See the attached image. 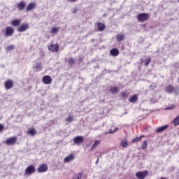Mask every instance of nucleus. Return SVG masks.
Listing matches in <instances>:
<instances>
[{"label": "nucleus", "instance_id": "nucleus-1", "mask_svg": "<svg viewBox=\"0 0 179 179\" xmlns=\"http://www.w3.org/2000/svg\"><path fill=\"white\" fill-rule=\"evenodd\" d=\"M149 17H150V14L142 13L137 15V20L143 23V22L149 20Z\"/></svg>", "mask_w": 179, "mask_h": 179}, {"label": "nucleus", "instance_id": "nucleus-2", "mask_svg": "<svg viewBox=\"0 0 179 179\" xmlns=\"http://www.w3.org/2000/svg\"><path fill=\"white\" fill-rule=\"evenodd\" d=\"M166 92L167 93H174L176 95L179 94V88L178 87H174V86L169 85L166 88Z\"/></svg>", "mask_w": 179, "mask_h": 179}, {"label": "nucleus", "instance_id": "nucleus-3", "mask_svg": "<svg viewBox=\"0 0 179 179\" xmlns=\"http://www.w3.org/2000/svg\"><path fill=\"white\" fill-rule=\"evenodd\" d=\"M149 176V171L145 170L143 171H138L136 173V177L138 179H145Z\"/></svg>", "mask_w": 179, "mask_h": 179}, {"label": "nucleus", "instance_id": "nucleus-4", "mask_svg": "<svg viewBox=\"0 0 179 179\" xmlns=\"http://www.w3.org/2000/svg\"><path fill=\"white\" fill-rule=\"evenodd\" d=\"M16 142H17V137L16 136H12L8 138V139H6L5 141V143L6 145H7L8 146L9 145H16Z\"/></svg>", "mask_w": 179, "mask_h": 179}, {"label": "nucleus", "instance_id": "nucleus-5", "mask_svg": "<svg viewBox=\"0 0 179 179\" xmlns=\"http://www.w3.org/2000/svg\"><path fill=\"white\" fill-rule=\"evenodd\" d=\"M15 33V29L12 27H6L4 34L6 37H10V36H13Z\"/></svg>", "mask_w": 179, "mask_h": 179}, {"label": "nucleus", "instance_id": "nucleus-6", "mask_svg": "<svg viewBox=\"0 0 179 179\" xmlns=\"http://www.w3.org/2000/svg\"><path fill=\"white\" fill-rule=\"evenodd\" d=\"M73 141L75 145H80L81 143H83V142H85V138L82 136H78L74 137Z\"/></svg>", "mask_w": 179, "mask_h": 179}, {"label": "nucleus", "instance_id": "nucleus-7", "mask_svg": "<svg viewBox=\"0 0 179 179\" xmlns=\"http://www.w3.org/2000/svg\"><path fill=\"white\" fill-rule=\"evenodd\" d=\"M48 171V166H47V164L43 163L41 165H39L38 168L37 169L38 173H45V171Z\"/></svg>", "mask_w": 179, "mask_h": 179}, {"label": "nucleus", "instance_id": "nucleus-8", "mask_svg": "<svg viewBox=\"0 0 179 179\" xmlns=\"http://www.w3.org/2000/svg\"><path fill=\"white\" fill-rule=\"evenodd\" d=\"M48 50L52 52H58L59 50V44H51L50 46H48Z\"/></svg>", "mask_w": 179, "mask_h": 179}, {"label": "nucleus", "instance_id": "nucleus-9", "mask_svg": "<svg viewBox=\"0 0 179 179\" xmlns=\"http://www.w3.org/2000/svg\"><path fill=\"white\" fill-rule=\"evenodd\" d=\"M27 29H29V23L25 22L22 24L20 27H18L17 29V31H19L20 33H22L23 31H26V30H27Z\"/></svg>", "mask_w": 179, "mask_h": 179}, {"label": "nucleus", "instance_id": "nucleus-10", "mask_svg": "<svg viewBox=\"0 0 179 179\" xmlns=\"http://www.w3.org/2000/svg\"><path fill=\"white\" fill-rule=\"evenodd\" d=\"M36 172V167L33 165H30L25 169V174L27 176H30V174H33V173Z\"/></svg>", "mask_w": 179, "mask_h": 179}, {"label": "nucleus", "instance_id": "nucleus-11", "mask_svg": "<svg viewBox=\"0 0 179 179\" xmlns=\"http://www.w3.org/2000/svg\"><path fill=\"white\" fill-rule=\"evenodd\" d=\"M42 80L45 85H51V83L52 82V78L50 76H45L43 78Z\"/></svg>", "mask_w": 179, "mask_h": 179}, {"label": "nucleus", "instance_id": "nucleus-12", "mask_svg": "<svg viewBox=\"0 0 179 179\" xmlns=\"http://www.w3.org/2000/svg\"><path fill=\"white\" fill-rule=\"evenodd\" d=\"M5 89L9 90L13 87V81L12 80H8L4 83Z\"/></svg>", "mask_w": 179, "mask_h": 179}, {"label": "nucleus", "instance_id": "nucleus-13", "mask_svg": "<svg viewBox=\"0 0 179 179\" xmlns=\"http://www.w3.org/2000/svg\"><path fill=\"white\" fill-rule=\"evenodd\" d=\"M37 6V4L35 2H31L28 4L26 11L31 12V10H34V8Z\"/></svg>", "mask_w": 179, "mask_h": 179}, {"label": "nucleus", "instance_id": "nucleus-14", "mask_svg": "<svg viewBox=\"0 0 179 179\" xmlns=\"http://www.w3.org/2000/svg\"><path fill=\"white\" fill-rule=\"evenodd\" d=\"M73 160H75V155L71 153L64 159V163H71Z\"/></svg>", "mask_w": 179, "mask_h": 179}, {"label": "nucleus", "instance_id": "nucleus-15", "mask_svg": "<svg viewBox=\"0 0 179 179\" xmlns=\"http://www.w3.org/2000/svg\"><path fill=\"white\" fill-rule=\"evenodd\" d=\"M109 54L112 57H118L120 55V50L117 48H113L110 50Z\"/></svg>", "mask_w": 179, "mask_h": 179}, {"label": "nucleus", "instance_id": "nucleus-16", "mask_svg": "<svg viewBox=\"0 0 179 179\" xmlns=\"http://www.w3.org/2000/svg\"><path fill=\"white\" fill-rule=\"evenodd\" d=\"M141 64H144L145 66H148L150 62H152V58L148 57V59H141L140 60Z\"/></svg>", "mask_w": 179, "mask_h": 179}, {"label": "nucleus", "instance_id": "nucleus-17", "mask_svg": "<svg viewBox=\"0 0 179 179\" xmlns=\"http://www.w3.org/2000/svg\"><path fill=\"white\" fill-rule=\"evenodd\" d=\"M106 30V24L104 23H98L97 24V31H104Z\"/></svg>", "mask_w": 179, "mask_h": 179}, {"label": "nucleus", "instance_id": "nucleus-18", "mask_svg": "<svg viewBox=\"0 0 179 179\" xmlns=\"http://www.w3.org/2000/svg\"><path fill=\"white\" fill-rule=\"evenodd\" d=\"M167 128H169L168 124L162 126L160 127H157L155 130V132H157V134H160V132H163V131H166V129H167Z\"/></svg>", "mask_w": 179, "mask_h": 179}, {"label": "nucleus", "instance_id": "nucleus-19", "mask_svg": "<svg viewBox=\"0 0 179 179\" xmlns=\"http://www.w3.org/2000/svg\"><path fill=\"white\" fill-rule=\"evenodd\" d=\"M27 135H30L31 136H34L37 135V131L35 128H31L27 131Z\"/></svg>", "mask_w": 179, "mask_h": 179}, {"label": "nucleus", "instance_id": "nucleus-20", "mask_svg": "<svg viewBox=\"0 0 179 179\" xmlns=\"http://www.w3.org/2000/svg\"><path fill=\"white\" fill-rule=\"evenodd\" d=\"M116 40L118 43H121V41H124V40H125V34H117L116 36Z\"/></svg>", "mask_w": 179, "mask_h": 179}, {"label": "nucleus", "instance_id": "nucleus-21", "mask_svg": "<svg viewBox=\"0 0 179 179\" xmlns=\"http://www.w3.org/2000/svg\"><path fill=\"white\" fill-rule=\"evenodd\" d=\"M18 10H23L26 8V2L20 1L17 6Z\"/></svg>", "mask_w": 179, "mask_h": 179}, {"label": "nucleus", "instance_id": "nucleus-22", "mask_svg": "<svg viewBox=\"0 0 179 179\" xmlns=\"http://www.w3.org/2000/svg\"><path fill=\"white\" fill-rule=\"evenodd\" d=\"M138 97L136 94H134L133 96H131L129 98V101H130V103H136V101H138Z\"/></svg>", "mask_w": 179, "mask_h": 179}, {"label": "nucleus", "instance_id": "nucleus-23", "mask_svg": "<svg viewBox=\"0 0 179 179\" xmlns=\"http://www.w3.org/2000/svg\"><path fill=\"white\" fill-rule=\"evenodd\" d=\"M21 20L20 19L14 20L11 22V25L14 27H17L20 26Z\"/></svg>", "mask_w": 179, "mask_h": 179}, {"label": "nucleus", "instance_id": "nucleus-24", "mask_svg": "<svg viewBox=\"0 0 179 179\" xmlns=\"http://www.w3.org/2000/svg\"><path fill=\"white\" fill-rule=\"evenodd\" d=\"M109 92L113 93V94H115L120 92V88H118V87H111L109 90Z\"/></svg>", "mask_w": 179, "mask_h": 179}, {"label": "nucleus", "instance_id": "nucleus-25", "mask_svg": "<svg viewBox=\"0 0 179 179\" xmlns=\"http://www.w3.org/2000/svg\"><path fill=\"white\" fill-rule=\"evenodd\" d=\"M59 31V29L57 27H54L51 31H50V33L52 34H58V32Z\"/></svg>", "mask_w": 179, "mask_h": 179}, {"label": "nucleus", "instance_id": "nucleus-26", "mask_svg": "<svg viewBox=\"0 0 179 179\" xmlns=\"http://www.w3.org/2000/svg\"><path fill=\"white\" fill-rule=\"evenodd\" d=\"M67 62H68V64L72 66V65H73L75 62H76V60H75V59L73 57H69Z\"/></svg>", "mask_w": 179, "mask_h": 179}, {"label": "nucleus", "instance_id": "nucleus-27", "mask_svg": "<svg viewBox=\"0 0 179 179\" xmlns=\"http://www.w3.org/2000/svg\"><path fill=\"white\" fill-rule=\"evenodd\" d=\"M145 138L144 135H141V136H139L138 138H135L132 140V142L134 143H136V142H139V141H142V138Z\"/></svg>", "mask_w": 179, "mask_h": 179}, {"label": "nucleus", "instance_id": "nucleus-28", "mask_svg": "<svg viewBox=\"0 0 179 179\" xmlns=\"http://www.w3.org/2000/svg\"><path fill=\"white\" fill-rule=\"evenodd\" d=\"M121 146L122 148H127L128 147V141L127 140H122L120 143Z\"/></svg>", "mask_w": 179, "mask_h": 179}, {"label": "nucleus", "instance_id": "nucleus-29", "mask_svg": "<svg viewBox=\"0 0 179 179\" xmlns=\"http://www.w3.org/2000/svg\"><path fill=\"white\" fill-rule=\"evenodd\" d=\"M100 145V141H95L94 144L92 145V149H96Z\"/></svg>", "mask_w": 179, "mask_h": 179}, {"label": "nucleus", "instance_id": "nucleus-30", "mask_svg": "<svg viewBox=\"0 0 179 179\" xmlns=\"http://www.w3.org/2000/svg\"><path fill=\"white\" fill-rule=\"evenodd\" d=\"M148 148V141L147 140L144 141L143 143L141 145V149L145 150Z\"/></svg>", "mask_w": 179, "mask_h": 179}, {"label": "nucleus", "instance_id": "nucleus-31", "mask_svg": "<svg viewBox=\"0 0 179 179\" xmlns=\"http://www.w3.org/2000/svg\"><path fill=\"white\" fill-rule=\"evenodd\" d=\"M122 99H128V93L126 91H123L120 93Z\"/></svg>", "mask_w": 179, "mask_h": 179}, {"label": "nucleus", "instance_id": "nucleus-32", "mask_svg": "<svg viewBox=\"0 0 179 179\" xmlns=\"http://www.w3.org/2000/svg\"><path fill=\"white\" fill-rule=\"evenodd\" d=\"M173 125L175 127H177V125H179V116H177L173 121Z\"/></svg>", "mask_w": 179, "mask_h": 179}, {"label": "nucleus", "instance_id": "nucleus-33", "mask_svg": "<svg viewBox=\"0 0 179 179\" xmlns=\"http://www.w3.org/2000/svg\"><path fill=\"white\" fill-rule=\"evenodd\" d=\"M43 68V63H36L34 69H41Z\"/></svg>", "mask_w": 179, "mask_h": 179}, {"label": "nucleus", "instance_id": "nucleus-34", "mask_svg": "<svg viewBox=\"0 0 179 179\" xmlns=\"http://www.w3.org/2000/svg\"><path fill=\"white\" fill-rule=\"evenodd\" d=\"M12 50H15V45H10L7 46L6 48L7 51H12Z\"/></svg>", "mask_w": 179, "mask_h": 179}, {"label": "nucleus", "instance_id": "nucleus-35", "mask_svg": "<svg viewBox=\"0 0 179 179\" xmlns=\"http://www.w3.org/2000/svg\"><path fill=\"white\" fill-rule=\"evenodd\" d=\"M65 121H66V122H72L73 121V117L69 116L65 119Z\"/></svg>", "mask_w": 179, "mask_h": 179}, {"label": "nucleus", "instance_id": "nucleus-36", "mask_svg": "<svg viewBox=\"0 0 179 179\" xmlns=\"http://www.w3.org/2000/svg\"><path fill=\"white\" fill-rule=\"evenodd\" d=\"M176 107L175 104H172L170 106H168L166 108H165V110H174V108Z\"/></svg>", "mask_w": 179, "mask_h": 179}, {"label": "nucleus", "instance_id": "nucleus-37", "mask_svg": "<svg viewBox=\"0 0 179 179\" xmlns=\"http://www.w3.org/2000/svg\"><path fill=\"white\" fill-rule=\"evenodd\" d=\"M82 176H83V172H80L77 174L76 177L77 178V179H80L82 178Z\"/></svg>", "mask_w": 179, "mask_h": 179}, {"label": "nucleus", "instance_id": "nucleus-38", "mask_svg": "<svg viewBox=\"0 0 179 179\" xmlns=\"http://www.w3.org/2000/svg\"><path fill=\"white\" fill-rule=\"evenodd\" d=\"M117 131H118L117 127L115 128L114 131L113 129H110L109 130V134H114V133L117 132Z\"/></svg>", "mask_w": 179, "mask_h": 179}, {"label": "nucleus", "instance_id": "nucleus-39", "mask_svg": "<svg viewBox=\"0 0 179 179\" xmlns=\"http://www.w3.org/2000/svg\"><path fill=\"white\" fill-rule=\"evenodd\" d=\"M3 129H5V127H3V125L0 124V132H2V131H3Z\"/></svg>", "mask_w": 179, "mask_h": 179}, {"label": "nucleus", "instance_id": "nucleus-40", "mask_svg": "<svg viewBox=\"0 0 179 179\" xmlns=\"http://www.w3.org/2000/svg\"><path fill=\"white\" fill-rule=\"evenodd\" d=\"M78 12V7L74 8L73 13H76Z\"/></svg>", "mask_w": 179, "mask_h": 179}, {"label": "nucleus", "instance_id": "nucleus-41", "mask_svg": "<svg viewBox=\"0 0 179 179\" xmlns=\"http://www.w3.org/2000/svg\"><path fill=\"white\" fill-rule=\"evenodd\" d=\"M78 61L79 62H83V57H79Z\"/></svg>", "mask_w": 179, "mask_h": 179}, {"label": "nucleus", "instance_id": "nucleus-42", "mask_svg": "<svg viewBox=\"0 0 179 179\" xmlns=\"http://www.w3.org/2000/svg\"><path fill=\"white\" fill-rule=\"evenodd\" d=\"M69 2H77V1H78V0H69Z\"/></svg>", "mask_w": 179, "mask_h": 179}, {"label": "nucleus", "instance_id": "nucleus-43", "mask_svg": "<svg viewBox=\"0 0 179 179\" xmlns=\"http://www.w3.org/2000/svg\"><path fill=\"white\" fill-rule=\"evenodd\" d=\"M96 164H97L99 163V158H97L96 161Z\"/></svg>", "mask_w": 179, "mask_h": 179}, {"label": "nucleus", "instance_id": "nucleus-44", "mask_svg": "<svg viewBox=\"0 0 179 179\" xmlns=\"http://www.w3.org/2000/svg\"><path fill=\"white\" fill-rule=\"evenodd\" d=\"M72 179H78L76 176H74Z\"/></svg>", "mask_w": 179, "mask_h": 179}, {"label": "nucleus", "instance_id": "nucleus-45", "mask_svg": "<svg viewBox=\"0 0 179 179\" xmlns=\"http://www.w3.org/2000/svg\"><path fill=\"white\" fill-rule=\"evenodd\" d=\"M178 2H179V0H178Z\"/></svg>", "mask_w": 179, "mask_h": 179}]
</instances>
